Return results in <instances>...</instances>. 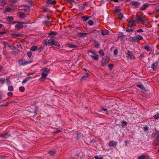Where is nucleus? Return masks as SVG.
I'll use <instances>...</instances> for the list:
<instances>
[{
	"label": "nucleus",
	"mask_w": 159,
	"mask_h": 159,
	"mask_svg": "<svg viewBox=\"0 0 159 159\" xmlns=\"http://www.w3.org/2000/svg\"><path fill=\"white\" fill-rule=\"evenodd\" d=\"M19 90L21 92H23L25 91V88L24 87L21 86L19 88Z\"/></svg>",
	"instance_id": "nucleus-37"
},
{
	"label": "nucleus",
	"mask_w": 159,
	"mask_h": 159,
	"mask_svg": "<svg viewBox=\"0 0 159 159\" xmlns=\"http://www.w3.org/2000/svg\"><path fill=\"white\" fill-rule=\"evenodd\" d=\"M118 17L120 20H121L123 19L124 16L121 13H119L118 15Z\"/></svg>",
	"instance_id": "nucleus-30"
},
{
	"label": "nucleus",
	"mask_w": 159,
	"mask_h": 159,
	"mask_svg": "<svg viewBox=\"0 0 159 159\" xmlns=\"http://www.w3.org/2000/svg\"><path fill=\"white\" fill-rule=\"evenodd\" d=\"M48 3L50 4L54 5L56 3V1L55 0L52 1V0H47Z\"/></svg>",
	"instance_id": "nucleus-15"
},
{
	"label": "nucleus",
	"mask_w": 159,
	"mask_h": 159,
	"mask_svg": "<svg viewBox=\"0 0 159 159\" xmlns=\"http://www.w3.org/2000/svg\"><path fill=\"white\" fill-rule=\"evenodd\" d=\"M113 67V64H109L108 65V67L110 69H111Z\"/></svg>",
	"instance_id": "nucleus-51"
},
{
	"label": "nucleus",
	"mask_w": 159,
	"mask_h": 159,
	"mask_svg": "<svg viewBox=\"0 0 159 159\" xmlns=\"http://www.w3.org/2000/svg\"><path fill=\"white\" fill-rule=\"evenodd\" d=\"M94 157L95 159H102L103 158V157L101 156H96Z\"/></svg>",
	"instance_id": "nucleus-33"
},
{
	"label": "nucleus",
	"mask_w": 159,
	"mask_h": 159,
	"mask_svg": "<svg viewBox=\"0 0 159 159\" xmlns=\"http://www.w3.org/2000/svg\"><path fill=\"white\" fill-rule=\"evenodd\" d=\"M109 60L106 58H103L101 61V64L102 66H105L108 63Z\"/></svg>",
	"instance_id": "nucleus-4"
},
{
	"label": "nucleus",
	"mask_w": 159,
	"mask_h": 159,
	"mask_svg": "<svg viewBox=\"0 0 159 159\" xmlns=\"http://www.w3.org/2000/svg\"><path fill=\"white\" fill-rule=\"evenodd\" d=\"M6 83L7 85H9L11 84V83L10 80V79L9 78H7L6 79Z\"/></svg>",
	"instance_id": "nucleus-32"
},
{
	"label": "nucleus",
	"mask_w": 159,
	"mask_h": 159,
	"mask_svg": "<svg viewBox=\"0 0 159 159\" xmlns=\"http://www.w3.org/2000/svg\"><path fill=\"white\" fill-rule=\"evenodd\" d=\"M154 119L156 120H158L159 119V113L156 114L153 116Z\"/></svg>",
	"instance_id": "nucleus-28"
},
{
	"label": "nucleus",
	"mask_w": 159,
	"mask_h": 159,
	"mask_svg": "<svg viewBox=\"0 0 159 159\" xmlns=\"http://www.w3.org/2000/svg\"><path fill=\"white\" fill-rule=\"evenodd\" d=\"M42 71L43 72L42 74L41 75L42 77H45L48 75L49 73V71L47 68H43Z\"/></svg>",
	"instance_id": "nucleus-2"
},
{
	"label": "nucleus",
	"mask_w": 159,
	"mask_h": 159,
	"mask_svg": "<svg viewBox=\"0 0 159 159\" xmlns=\"http://www.w3.org/2000/svg\"><path fill=\"white\" fill-rule=\"evenodd\" d=\"M99 52L101 56H103L104 55V53L102 50H100L99 51Z\"/></svg>",
	"instance_id": "nucleus-36"
},
{
	"label": "nucleus",
	"mask_w": 159,
	"mask_h": 159,
	"mask_svg": "<svg viewBox=\"0 0 159 159\" xmlns=\"http://www.w3.org/2000/svg\"><path fill=\"white\" fill-rule=\"evenodd\" d=\"M20 16L21 18H22L25 16V15L23 13H21L20 14Z\"/></svg>",
	"instance_id": "nucleus-44"
},
{
	"label": "nucleus",
	"mask_w": 159,
	"mask_h": 159,
	"mask_svg": "<svg viewBox=\"0 0 159 159\" xmlns=\"http://www.w3.org/2000/svg\"><path fill=\"white\" fill-rule=\"evenodd\" d=\"M132 4L133 6L137 7L139 5V3L137 2H132L131 3Z\"/></svg>",
	"instance_id": "nucleus-21"
},
{
	"label": "nucleus",
	"mask_w": 159,
	"mask_h": 159,
	"mask_svg": "<svg viewBox=\"0 0 159 159\" xmlns=\"http://www.w3.org/2000/svg\"><path fill=\"white\" fill-rule=\"evenodd\" d=\"M88 24L90 26H92L93 25V22L92 21L90 20L88 21Z\"/></svg>",
	"instance_id": "nucleus-42"
},
{
	"label": "nucleus",
	"mask_w": 159,
	"mask_h": 159,
	"mask_svg": "<svg viewBox=\"0 0 159 159\" xmlns=\"http://www.w3.org/2000/svg\"><path fill=\"white\" fill-rule=\"evenodd\" d=\"M24 10L26 12H28L30 10V8L29 6H26L24 8Z\"/></svg>",
	"instance_id": "nucleus-19"
},
{
	"label": "nucleus",
	"mask_w": 159,
	"mask_h": 159,
	"mask_svg": "<svg viewBox=\"0 0 159 159\" xmlns=\"http://www.w3.org/2000/svg\"><path fill=\"white\" fill-rule=\"evenodd\" d=\"M145 49L147 51H149L150 50L149 46L148 45H146L145 47Z\"/></svg>",
	"instance_id": "nucleus-41"
},
{
	"label": "nucleus",
	"mask_w": 159,
	"mask_h": 159,
	"mask_svg": "<svg viewBox=\"0 0 159 159\" xmlns=\"http://www.w3.org/2000/svg\"><path fill=\"white\" fill-rule=\"evenodd\" d=\"M76 47L75 45H74L70 44L68 45V47L70 48H75Z\"/></svg>",
	"instance_id": "nucleus-40"
},
{
	"label": "nucleus",
	"mask_w": 159,
	"mask_h": 159,
	"mask_svg": "<svg viewBox=\"0 0 159 159\" xmlns=\"http://www.w3.org/2000/svg\"><path fill=\"white\" fill-rule=\"evenodd\" d=\"M112 1H113L114 2H118L117 0H113Z\"/></svg>",
	"instance_id": "nucleus-63"
},
{
	"label": "nucleus",
	"mask_w": 159,
	"mask_h": 159,
	"mask_svg": "<svg viewBox=\"0 0 159 159\" xmlns=\"http://www.w3.org/2000/svg\"><path fill=\"white\" fill-rule=\"evenodd\" d=\"M84 7L83 6H80L79 7V11H82L84 10Z\"/></svg>",
	"instance_id": "nucleus-34"
},
{
	"label": "nucleus",
	"mask_w": 159,
	"mask_h": 159,
	"mask_svg": "<svg viewBox=\"0 0 159 159\" xmlns=\"http://www.w3.org/2000/svg\"><path fill=\"white\" fill-rule=\"evenodd\" d=\"M120 12V10L119 9H116L114 11V12L116 13H119Z\"/></svg>",
	"instance_id": "nucleus-38"
},
{
	"label": "nucleus",
	"mask_w": 159,
	"mask_h": 159,
	"mask_svg": "<svg viewBox=\"0 0 159 159\" xmlns=\"http://www.w3.org/2000/svg\"><path fill=\"white\" fill-rule=\"evenodd\" d=\"M6 2L5 0H4L3 2H2L1 4L2 5L4 6V5H5L6 4Z\"/></svg>",
	"instance_id": "nucleus-54"
},
{
	"label": "nucleus",
	"mask_w": 159,
	"mask_h": 159,
	"mask_svg": "<svg viewBox=\"0 0 159 159\" xmlns=\"http://www.w3.org/2000/svg\"><path fill=\"white\" fill-rule=\"evenodd\" d=\"M121 125L122 126V127L123 128H124V126L125 125H127V123L126 122L123 121L121 122Z\"/></svg>",
	"instance_id": "nucleus-29"
},
{
	"label": "nucleus",
	"mask_w": 159,
	"mask_h": 159,
	"mask_svg": "<svg viewBox=\"0 0 159 159\" xmlns=\"http://www.w3.org/2000/svg\"><path fill=\"white\" fill-rule=\"evenodd\" d=\"M88 77V75H86L85 76H82L81 78V79L82 80H84V79H85Z\"/></svg>",
	"instance_id": "nucleus-43"
},
{
	"label": "nucleus",
	"mask_w": 159,
	"mask_h": 159,
	"mask_svg": "<svg viewBox=\"0 0 159 159\" xmlns=\"http://www.w3.org/2000/svg\"><path fill=\"white\" fill-rule=\"evenodd\" d=\"M7 95L9 97H11L12 96L13 93L11 92H9L7 93Z\"/></svg>",
	"instance_id": "nucleus-46"
},
{
	"label": "nucleus",
	"mask_w": 159,
	"mask_h": 159,
	"mask_svg": "<svg viewBox=\"0 0 159 159\" xmlns=\"http://www.w3.org/2000/svg\"><path fill=\"white\" fill-rule=\"evenodd\" d=\"M17 24L15 25V27L18 29H21L23 27V25L22 24L19 22H16Z\"/></svg>",
	"instance_id": "nucleus-7"
},
{
	"label": "nucleus",
	"mask_w": 159,
	"mask_h": 159,
	"mask_svg": "<svg viewBox=\"0 0 159 159\" xmlns=\"http://www.w3.org/2000/svg\"><path fill=\"white\" fill-rule=\"evenodd\" d=\"M44 45L46 46H52L53 45L57 47L60 46L58 42L55 39H53L48 40L47 42H46L44 43Z\"/></svg>",
	"instance_id": "nucleus-1"
},
{
	"label": "nucleus",
	"mask_w": 159,
	"mask_h": 159,
	"mask_svg": "<svg viewBox=\"0 0 159 159\" xmlns=\"http://www.w3.org/2000/svg\"><path fill=\"white\" fill-rule=\"evenodd\" d=\"M30 62L25 61L24 60L22 59L19 61L18 63L19 66H25L29 64Z\"/></svg>",
	"instance_id": "nucleus-3"
},
{
	"label": "nucleus",
	"mask_w": 159,
	"mask_h": 159,
	"mask_svg": "<svg viewBox=\"0 0 159 159\" xmlns=\"http://www.w3.org/2000/svg\"><path fill=\"white\" fill-rule=\"evenodd\" d=\"M130 40L132 42H135L137 41V39L136 37H132L130 38Z\"/></svg>",
	"instance_id": "nucleus-17"
},
{
	"label": "nucleus",
	"mask_w": 159,
	"mask_h": 159,
	"mask_svg": "<svg viewBox=\"0 0 159 159\" xmlns=\"http://www.w3.org/2000/svg\"><path fill=\"white\" fill-rule=\"evenodd\" d=\"M8 90L10 91H13V86L10 85L8 87Z\"/></svg>",
	"instance_id": "nucleus-26"
},
{
	"label": "nucleus",
	"mask_w": 159,
	"mask_h": 159,
	"mask_svg": "<svg viewBox=\"0 0 159 159\" xmlns=\"http://www.w3.org/2000/svg\"><path fill=\"white\" fill-rule=\"evenodd\" d=\"M157 62L154 63L151 66V67L153 69V70H155L157 68Z\"/></svg>",
	"instance_id": "nucleus-10"
},
{
	"label": "nucleus",
	"mask_w": 159,
	"mask_h": 159,
	"mask_svg": "<svg viewBox=\"0 0 159 159\" xmlns=\"http://www.w3.org/2000/svg\"><path fill=\"white\" fill-rule=\"evenodd\" d=\"M148 128L147 127H145L144 128V130L146 131L148 130Z\"/></svg>",
	"instance_id": "nucleus-56"
},
{
	"label": "nucleus",
	"mask_w": 159,
	"mask_h": 159,
	"mask_svg": "<svg viewBox=\"0 0 159 159\" xmlns=\"http://www.w3.org/2000/svg\"><path fill=\"white\" fill-rule=\"evenodd\" d=\"M31 78H32V77H26L22 81V84L25 83L27 81Z\"/></svg>",
	"instance_id": "nucleus-12"
},
{
	"label": "nucleus",
	"mask_w": 159,
	"mask_h": 159,
	"mask_svg": "<svg viewBox=\"0 0 159 159\" xmlns=\"http://www.w3.org/2000/svg\"><path fill=\"white\" fill-rule=\"evenodd\" d=\"M9 136V135L7 134H2L1 135V136L3 138H8Z\"/></svg>",
	"instance_id": "nucleus-27"
},
{
	"label": "nucleus",
	"mask_w": 159,
	"mask_h": 159,
	"mask_svg": "<svg viewBox=\"0 0 159 159\" xmlns=\"http://www.w3.org/2000/svg\"><path fill=\"white\" fill-rule=\"evenodd\" d=\"M44 23L46 25H48L50 23V22L49 21H45L44 22Z\"/></svg>",
	"instance_id": "nucleus-52"
},
{
	"label": "nucleus",
	"mask_w": 159,
	"mask_h": 159,
	"mask_svg": "<svg viewBox=\"0 0 159 159\" xmlns=\"http://www.w3.org/2000/svg\"><path fill=\"white\" fill-rule=\"evenodd\" d=\"M117 143L114 141H111L109 144L108 146L110 147H115Z\"/></svg>",
	"instance_id": "nucleus-8"
},
{
	"label": "nucleus",
	"mask_w": 159,
	"mask_h": 159,
	"mask_svg": "<svg viewBox=\"0 0 159 159\" xmlns=\"http://www.w3.org/2000/svg\"><path fill=\"white\" fill-rule=\"evenodd\" d=\"M137 86L142 90H145V88L143 85L141 83H139L137 85Z\"/></svg>",
	"instance_id": "nucleus-11"
},
{
	"label": "nucleus",
	"mask_w": 159,
	"mask_h": 159,
	"mask_svg": "<svg viewBox=\"0 0 159 159\" xmlns=\"http://www.w3.org/2000/svg\"><path fill=\"white\" fill-rule=\"evenodd\" d=\"M135 20L137 21H141L143 22L144 20L143 18H142V17H136Z\"/></svg>",
	"instance_id": "nucleus-14"
},
{
	"label": "nucleus",
	"mask_w": 159,
	"mask_h": 159,
	"mask_svg": "<svg viewBox=\"0 0 159 159\" xmlns=\"http://www.w3.org/2000/svg\"><path fill=\"white\" fill-rule=\"evenodd\" d=\"M128 22H129V23H130L131 22L132 24H133L134 22V20H133V19H131L130 20H129L128 21Z\"/></svg>",
	"instance_id": "nucleus-45"
},
{
	"label": "nucleus",
	"mask_w": 159,
	"mask_h": 159,
	"mask_svg": "<svg viewBox=\"0 0 159 159\" xmlns=\"http://www.w3.org/2000/svg\"><path fill=\"white\" fill-rule=\"evenodd\" d=\"M109 33V32L107 30H102L101 34L102 35H107Z\"/></svg>",
	"instance_id": "nucleus-16"
},
{
	"label": "nucleus",
	"mask_w": 159,
	"mask_h": 159,
	"mask_svg": "<svg viewBox=\"0 0 159 159\" xmlns=\"http://www.w3.org/2000/svg\"><path fill=\"white\" fill-rule=\"evenodd\" d=\"M13 20V18L11 16H8L7 17V20L8 22H11Z\"/></svg>",
	"instance_id": "nucleus-22"
},
{
	"label": "nucleus",
	"mask_w": 159,
	"mask_h": 159,
	"mask_svg": "<svg viewBox=\"0 0 159 159\" xmlns=\"http://www.w3.org/2000/svg\"><path fill=\"white\" fill-rule=\"evenodd\" d=\"M92 59L94 60L95 61H98L99 59V56L97 55L96 54H95L92 55H90Z\"/></svg>",
	"instance_id": "nucleus-6"
},
{
	"label": "nucleus",
	"mask_w": 159,
	"mask_h": 159,
	"mask_svg": "<svg viewBox=\"0 0 159 159\" xmlns=\"http://www.w3.org/2000/svg\"><path fill=\"white\" fill-rule=\"evenodd\" d=\"M99 46V45L97 43L95 45V47L97 48H98Z\"/></svg>",
	"instance_id": "nucleus-58"
},
{
	"label": "nucleus",
	"mask_w": 159,
	"mask_h": 159,
	"mask_svg": "<svg viewBox=\"0 0 159 159\" xmlns=\"http://www.w3.org/2000/svg\"><path fill=\"white\" fill-rule=\"evenodd\" d=\"M114 54L115 55H116L118 53V51L116 49H115L114 50Z\"/></svg>",
	"instance_id": "nucleus-48"
},
{
	"label": "nucleus",
	"mask_w": 159,
	"mask_h": 159,
	"mask_svg": "<svg viewBox=\"0 0 159 159\" xmlns=\"http://www.w3.org/2000/svg\"><path fill=\"white\" fill-rule=\"evenodd\" d=\"M137 159H146V157L144 155H142L138 157Z\"/></svg>",
	"instance_id": "nucleus-24"
},
{
	"label": "nucleus",
	"mask_w": 159,
	"mask_h": 159,
	"mask_svg": "<svg viewBox=\"0 0 159 159\" xmlns=\"http://www.w3.org/2000/svg\"><path fill=\"white\" fill-rule=\"evenodd\" d=\"M0 34H5V32H0Z\"/></svg>",
	"instance_id": "nucleus-61"
},
{
	"label": "nucleus",
	"mask_w": 159,
	"mask_h": 159,
	"mask_svg": "<svg viewBox=\"0 0 159 159\" xmlns=\"http://www.w3.org/2000/svg\"><path fill=\"white\" fill-rule=\"evenodd\" d=\"M157 138H159V133L157 134Z\"/></svg>",
	"instance_id": "nucleus-64"
},
{
	"label": "nucleus",
	"mask_w": 159,
	"mask_h": 159,
	"mask_svg": "<svg viewBox=\"0 0 159 159\" xmlns=\"http://www.w3.org/2000/svg\"><path fill=\"white\" fill-rule=\"evenodd\" d=\"M27 56H28V57L29 58H30L32 56V53L31 52H27Z\"/></svg>",
	"instance_id": "nucleus-39"
},
{
	"label": "nucleus",
	"mask_w": 159,
	"mask_h": 159,
	"mask_svg": "<svg viewBox=\"0 0 159 159\" xmlns=\"http://www.w3.org/2000/svg\"><path fill=\"white\" fill-rule=\"evenodd\" d=\"M148 5L146 4H143V6L140 8L141 10H145L148 7Z\"/></svg>",
	"instance_id": "nucleus-18"
},
{
	"label": "nucleus",
	"mask_w": 159,
	"mask_h": 159,
	"mask_svg": "<svg viewBox=\"0 0 159 159\" xmlns=\"http://www.w3.org/2000/svg\"><path fill=\"white\" fill-rule=\"evenodd\" d=\"M127 54L128 57L131 59H135V57L134 56V54L133 52L128 50L127 51Z\"/></svg>",
	"instance_id": "nucleus-5"
},
{
	"label": "nucleus",
	"mask_w": 159,
	"mask_h": 159,
	"mask_svg": "<svg viewBox=\"0 0 159 159\" xmlns=\"http://www.w3.org/2000/svg\"><path fill=\"white\" fill-rule=\"evenodd\" d=\"M137 32L138 33H142L143 32V30L142 29H139L136 30Z\"/></svg>",
	"instance_id": "nucleus-47"
},
{
	"label": "nucleus",
	"mask_w": 159,
	"mask_h": 159,
	"mask_svg": "<svg viewBox=\"0 0 159 159\" xmlns=\"http://www.w3.org/2000/svg\"><path fill=\"white\" fill-rule=\"evenodd\" d=\"M87 34L86 33H83L81 32L78 33V36L80 38L85 37Z\"/></svg>",
	"instance_id": "nucleus-9"
},
{
	"label": "nucleus",
	"mask_w": 159,
	"mask_h": 159,
	"mask_svg": "<svg viewBox=\"0 0 159 159\" xmlns=\"http://www.w3.org/2000/svg\"><path fill=\"white\" fill-rule=\"evenodd\" d=\"M2 66H0V71L2 70Z\"/></svg>",
	"instance_id": "nucleus-62"
},
{
	"label": "nucleus",
	"mask_w": 159,
	"mask_h": 159,
	"mask_svg": "<svg viewBox=\"0 0 159 159\" xmlns=\"http://www.w3.org/2000/svg\"><path fill=\"white\" fill-rule=\"evenodd\" d=\"M129 26L130 27H132L133 26V24H132L131 22L130 23H129Z\"/></svg>",
	"instance_id": "nucleus-57"
},
{
	"label": "nucleus",
	"mask_w": 159,
	"mask_h": 159,
	"mask_svg": "<svg viewBox=\"0 0 159 159\" xmlns=\"http://www.w3.org/2000/svg\"><path fill=\"white\" fill-rule=\"evenodd\" d=\"M49 154L51 156H53L56 153V152L54 151H50L49 152Z\"/></svg>",
	"instance_id": "nucleus-25"
},
{
	"label": "nucleus",
	"mask_w": 159,
	"mask_h": 159,
	"mask_svg": "<svg viewBox=\"0 0 159 159\" xmlns=\"http://www.w3.org/2000/svg\"><path fill=\"white\" fill-rule=\"evenodd\" d=\"M89 52H91L93 54H96V53L94 52L93 50L90 51Z\"/></svg>",
	"instance_id": "nucleus-55"
},
{
	"label": "nucleus",
	"mask_w": 159,
	"mask_h": 159,
	"mask_svg": "<svg viewBox=\"0 0 159 159\" xmlns=\"http://www.w3.org/2000/svg\"><path fill=\"white\" fill-rule=\"evenodd\" d=\"M11 11V8L10 7H8L6 8L5 11L6 12H8L10 11Z\"/></svg>",
	"instance_id": "nucleus-49"
},
{
	"label": "nucleus",
	"mask_w": 159,
	"mask_h": 159,
	"mask_svg": "<svg viewBox=\"0 0 159 159\" xmlns=\"http://www.w3.org/2000/svg\"><path fill=\"white\" fill-rule=\"evenodd\" d=\"M137 40H141L143 39V37L140 35H137L136 36Z\"/></svg>",
	"instance_id": "nucleus-20"
},
{
	"label": "nucleus",
	"mask_w": 159,
	"mask_h": 159,
	"mask_svg": "<svg viewBox=\"0 0 159 159\" xmlns=\"http://www.w3.org/2000/svg\"><path fill=\"white\" fill-rule=\"evenodd\" d=\"M5 80L2 78H0V84H2L5 83Z\"/></svg>",
	"instance_id": "nucleus-23"
},
{
	"label": "nucleus",
	"mask_w": 159,
	"mask_h": 159,
	"mask_svg": "<svg viewBox=\"0 0 159 159\" xmlns=\"http://www.w3.org/2000/svg\"><path fill=\"white\" fill-rule=\"evenodd\" d=\"M126 31L127 32H131L133 31V30L131 29H126Z\"/></svg>",
	"instance_id": "nucleus-50"
},
{
	"label": "nucleus",
	"mask_w": 159,
	"mask_h": 159,
	"mask_svg": "<svg viewBox=\"0 0 159 159\" xmlns=\"http://www.w3.org/2000/svg\"><path fill=\"white\" fill-rule=\"evenodd\" d=\"M82 18L84 21H86L88 20L89 17L86 16H83Z\"/></svg>",
	"instance_id": "nucleus-35"
},
{
	"label": "nucleus",
	"mask_w": 159,
	"mask_h": 159,
	"mask_svg": "<svg viewBox=\"0 0 159 159\" xmlns=\"http://www.w3.org/2000/svg\"><path fill=\"white\" fill-rule=\"evenodd\" d=\"M29 3H30V4L32 6H33L34 5V4L33 2L31 1H30Z\"/></svg>",
	"instance_id": "nucleus-60"
},
{
	"label": "nucleus",
	"mask_w": 159,
	"mask_h": 159,
	"mask_svg": "<svg viewBox=\"0 0 159 159\" xmlns=\"http://www.w3.org/2000/svg\"><path fill=\"white\" fill-rule=\"evenodd\" d=\"M37 49V47L36 46H33L32 47L30 50L32 51H35Z\"/></svg>",
	"instance_id": "nucleus-31"
},
{
	"label": "nucleus",
	"mask_w": 159,
	"mask_h": 159,
	"mask_svg": "<svg viewBox=\"0 0 159 159\" xmlns=\"http://www.w3.org/2000/svg\"><path fill=\"white\" fill-rule=\"evenodd\" d=\"M57 34V33L56 32L52 31L49 33V35L51 37H53L55 36Z\"/></svg>",
	"instance_id": "nucleus-13"
},
{
	"label": "nucleus",
	"mask_w": 159,
	"mask_h": 159,
	"mask_svg": "<svg viewBox=\"0 0 159 159\" xmlns=\"http://www.w3.org/2000/svg\"><path fill=\"white\" fill-rule=\"evenodd\" d=\"M69 2L70 3L75 2V1L74 0H69Z\"/></svg>",
	"instance_id": "nucleus-59"
},
{
	"label": "nucleus",
	"mask_w": 159,
	"mask_h": 159,
	"mask_svg": "<svg viewBox=\"0 0 159 159\" xmlns=\"http://www.w3.org/2000/svg\"><path fill=\"white\" fill-rule=\"evenodd\" d=\"M101 111H104V112H107V109L106 108H102L101 109Z\"/></svg>",
	"instance_id": "nucleus-53"
}]
</instances>
